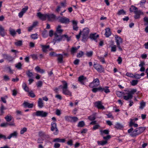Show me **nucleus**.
Returning a JSON list of instances; mask_svg holds the SVG:
<instances>
[{"label":"nucleus","mask_w":148,"mask_h":148,"mask_svg":"<svg viewBox=\"0 0 148 148\" xmlns=\"http://www.w3.org/2000/svg\"><path fill=\"white\" fill-rule=\"evenodd\" d=\"M55 38L54 41L55 42L54 43L56 42H59L61 41H64L66 38L68 41H69L70 40V38L68 37L67 35L64 34L62 36L58 35L56 34H54Z\"/></svg>","instance_id":"nucleus-2"},{"label":"nucleus","mask_w":148,"mask_h":148,"mask_svg":"<svg viewBox=\"0 0 148 148\" xmlns=\"http://www.w3.org/2000/svg\"><path fill=\"white\" fill-rule=\"evenodd\" d=\"M77 51V49L76 48V47H73L71 48V54H73L74 53H75Z\"/></svg>","instance_id":"nucleus-39"},{"label":"nucleus","mask_w":148,"mask_h":148,"mask_svg":"<svg viewBox=\"0 0 148 148\" xmlns=\"http://www.w3.org/2000/svg\"><path fill=\"white\" fill-rule=\"evenodd\" d=\"M145 103L143 101H142L140 103V106L139 107V108L141 109H143L144 107L145 106Z\"/></svg>","instance_id":"nucleus-44"},{"label":"nucleus","mask_w":148,"mask_h":148,"mask_svg":"<svg viewBox=\"0 0 148 148\" xmlns=\"http://www.w3.org/2000/svg\"><path fill=\"white\" fill-rule=\"evenodd\" d=\"M28 7L27 6H25L24 8L22 9L21 11L24 13L28 10Z\"/></svg>","instance_id":"nucleus-52"},{"label":"nucleus","mask_w":148,"mask_h":148,"mask_svg":"<svg viewBox=\"0 0 148 148\" xmlns=\"http://www.w3.org/2000/svg\"><path fill=\"white\" fill-rule=\"evenodd\" d=\"M22 41L21 40H19L15 42V45L17 46H20L22 45Z\"/></svg>","instance_id":"nucleus-49"},{"label":"nucleus","mask_w":148,"mask_h":148,"mask_svg":"<svg viewBox=\"0 0 148 148\" xmlns=\"http://www.w3.org/2000/svg\"><path fill=\"white\" fill-rule=\"evenodd\" d=\"M145 127H140L136 128L134 130L133 128L128 130V132L132 137H136L143 132L145 130Z\"/></svg>","instance_id":"nucleus-1"},{"label":"nucleus","mask_w":148,"mask_h":148,"mask_svg":"<svg viewBox=\"0 0 148 148\" xmlns=\"http://www.w3.org/2000/svg\"><path fill=\"white\" fill-rule=\"evenodd\" d=\"M146 0H141L140 3V6L142 8H145L144 7V4L146 3Z\"/></svg>","instance_id":"nucleus-40"},{"label":"nucleus","mask_w":148,"mask_h":148,"mask_svg":"<svg viewBox=\"0 0 148 148\" xmlns=\"http://www.w3.org/2000/svg\"><path fill=\"white\" fill-rule=\"evenodd\" d=\"M61 25H58L56 28V32L55 34H61L63 31V30L61 29Z\"/></svg>","instance_id":"nucleus-19"},{"label":"nucleus","mask_w":148,"mask_h":148,"mask_svg":"<svg viewBox=\"0 0 148 148\" xmlns=\"http://www.w3.org/2000/svg\"><path fill=\"white\" fill-rule=\"evenodd\" d=\"M108 87L107 86H106L104 88L103 91L106 93H108L110 92V90L108 89Z\"/></svg>","instance_id":"nucleus-54"},{"label":"nucleus","mask_w":148,"mask_h":148,"mask_svg":"<svg viewBox=\"0 0 148 148\" xmlns=\"http://www.w3.org/2000/svg\"><path fill=\"white\" fill-rule=\"evenodd\" d=\"M6 60H8L9 62H11L13 61L14 60V58L10 56H9Z\"/></svg>","instance_id":"nucleus-62"},{"label":"nucleus","mask_w":148,"mask_h":148,"mask_svg":"<svg viewBox=\"0 0 148 148\" xmlns=\"http://www.w3.org/2000/svg\"><path fill=\"white\" fill-rule=\"evenodd\" d=\"M12 117L11 116H6L5 117V119L7 122H9L11 121Z\"/></svg>","instance_id":"nucleus-42"},{"label":"nucleus","mask_w":148,"mask_h":148,"mask_svg":"<svg viewBox=\"0 0 148 148\" xmlns=\"http://www.w3.org/2000/svg\"><path fill=\"white\" fill-rule=\"evenodd\" d=\"M63 85L60 86V87H61L62 89V93L66 95H69L71 96L72 95V93L68 89V84L65 81H62Z\"/></svg>","instance_id":"nucleus-3"},{"label":"nucleus","mask_w":148,"mask_h":148,"mask_svg":"<svg viewBox=\"0 0 148 148\" xmlns=\"http://www.w3.org/2000/svg\"><path fill=\"white\" fill-rule=\"evenodd\" d=\"M93 54L92 51L87 52L86 53V55L88 57H90L92 56Z\"/></svg>","instance_id":"nucleus-46"},{"label":"nucleus","mask_w":148,"mask_h":148,"mask_svg":"<svg viewBox=\"0 0 148 148\" xmlns=\"http://www.w3.org/2000/svg\"><path fill=\"white\" fill-rule=\"evenodd\" d=\"M43 37L45 38H46L48 36L47 33V31L43 32L42 33Z\"/></svg>","instance_id":"nucleus-64"},{"label":"nucleus","mask_w":148,"mask_h":148,"mask_svg":"<svg viewBox=\"0 0 148 148\" xmlns=\"http://www.w3.org/2000/svg\"><path fill=\"white\" fill-rule=\"evenodd\" d=\"M100 84V82L99 79H94L93 81L90 83L89 86L90 88H94L98 86Z\"/></svg>","instance_id":"nucleus-8"},{"label":"nucleus","mask_w":148,"mask_h":148,"mask_svg":"<svg viewBox=\"0 0 148 148\" xmlns=\"http://www.w3.org/2000/svg\"><path fill=\"white\" fill-rule=\"evenodd\" d=\"M73 25V30L77 31L78 29V27L77 26V22L75 20L72 21Z\"/></svg>","instance_id":"nucleus-16"},{"label":"nucleus","mask_w":148,"mask_h":148,"mask_svg":"<svg viewBox=\"0 0 148 148\" xmlns=\"http://www.w3.org/2000/svg\"><path fill=\"white\" fill-rule=\"evenodd\" d=\"M47 112L43 111H37L36 112L33 113V115L42 117H46L47 116Z\"/></svg>","instance_id":"nucleus-6"},{"label":"nucleus","mask_w":148,"mask_h":148,"mask_svg":"<svg viewBox=\"0 0 148 148\" xmlns=\"http://www.w3.org/2000/svg\"><path fill=\"white\" fill-rule=\"evenodd\" d=\"M127 93H124L120 91H117L116 92V94L117 96L119 97H121L122 96H125Z\"/></svg>","instance_id":"nucleus-28"},{"label":"nucleus","mask_w":148,"mask_h":148,"mask_svg":"<svg viewBox=\"0 0 148 148\" xmlns=\"http://www.w3.org/2000/svg\"><path fill=\"white\" fill-rule=\"evenodd\" d=\"M99 37V35L96 33L91 34L90 36V38L91 40H96Z\"/></svg>","instance_id":"nucleus-20"},{"label":"nucleus","mask_w":148,"mask_h":148,"mask_svg":"<svg viewBox=\"0 0 148 148\" xmlns=\"http://www.w3.org/2000/svg\"><path fill=\"white\" fill-rule=\"evenodd\" d=\"M96 113H94L92 115L88 116V119L90 121H92L95 120L96 119Z\"/></svg>","instance_id":"nucleus-31"},{"label":"nucleus","mask_w":148,"mask_h":148,"mask_svg":"<svg viewBox=\"0 0 148 148\" xmlns=\"http://www.w3.org/2000/svg\"><path fill=\"white\" fill-rule=\"evenodd\" d=\"M93 66L98 72L101 73L103 71V69L101 65L98 64H94Z\"/></svg>","instance_id":"nucleus-11"},{"label":"nucleus","mask_w":148,"mask_h":148,"mask_svg":"<svg viewBox=\"0 0 148 148\" xmlns=\"http://www.w3.org/2000/svg\"><path fill=\"white\" fill-rule=\"evenodd\" d=\"M26 74L29 77H33V74L32 72H31L29 70L26 72Z\"/></svg>","instance_id":"nucleus-35"},{"label":"nucleus","mask_w":148,"mask_h":148,"mask_svg":"<svg viewBox=\"0 0 148 148\" xmlns=\"http://www.w3.org/2000/svg\"><path fill=\"white\" fill-rule=\"evenodd\" d=\"M95 105L99 109H105L104 106L102 105L101 101H98L96 102L95 103Z\"/></svg>","instance_id":"nucleus-15"},{"label":"nucleus","mask_w":148,"mask_h":148,"mask_svg":"<svg viewBox=\"0 0 148 148\" xmlns=\"http://www.w3.org/2000/svg\"><path fill=\"white\" fill-rule=\"evenodd\" d=\"M45 133L41 131L39 132L38 135L39 136L42 137H43L45 135Z\"/></svg>","instance_id":"nucleus-53"},{"label":"nucleus","mask_w":148,"mask_h":148,"mask_svg":"<svg viewBox=\"0 0 148 148\" xmlns=\"http://www.w3.org/2000/svg\"><path fill=\"white\" fill-rule=\"evenodd\" d=\"M37 16L42 21L45 20L47 18V14H42L40 12L37 13Z\"/></svg>","instance_id":"nucleus-13"},{"label":"nucleus","mask_w":148,"mask_h":148,"mask_svg":"<svg viewBox=\"0 0 148 148\" xmlns=\"http://www.w3.org/2000/svg\"><path fill=\"white\" fill-rule=\"evenodd\" d=\"M138 9V8L135 6L133 5H132L130 9V11L131 12H134V11H136Z\"/></svg>","instance_id":"nucleus-34"},{"label":"nucleus","mask_w":148,"mask_h":148,"mask_svg":"<svg viewBox=\"0 0 148 148\" xmlns=\"http://www.w3.org/2000/svg\"><path fill=\"white\" fill-rule=\"evenodd\" d=\"M125 12L123 9L119 10L117 14L119 15L123 14L124 15L125 14Z\"/></svg>","instance_id":"nucleus-41"},{"label":"nucleus","mask_w":148,"mask_h":148,"mask_svg":"<svg viewBox=\"0 0 148 148\" xmlns=\"http://www.w3.org/2000/svg\"><path fill=\"white\" fill-rule=\"evenodd\" d=\"M78 120V119L77 117H72L71 122L73 121L74 122H75L77 121Z\"/></svg>","instance_id":"nucleus-63"},{"label":"nucleus","mask_w":148,"mask_h":148,"mask_svg":"<svg viewBox=\"0 0 148 148\" xmlns=\"http://www.w3.org/2000/svg\"><path fill=\"white\" fill-rule=\"evenodd\" d=\"M59 22L65 24H68L70 22V20L65 17H58V18Z\"/></svg>","instance_id":"nucleus-9"},{"label":"nucleus","mask_w":148,"mask_h":148,"mask_svg":"<svg viewBox=\"0 0 148 148\" xmlns=\"http://www.w3.org/2000/svg\"><path fill=\"white\" fill-rule=\"evenodd\" d=\"M130 121L129 123V126L130 127H132V126H134L135 127H136L138 126V125L136 123H134L133 122V120L132 119H130Z\"/></svg>","instance_id":"nucleus-30"},{"label":"nucleus","mask_w":148,"mask_h":148,"mask_svg":"<svg viewBox=\"0 0 148 148\" xmlns=\"http://www.w3.org/2000/svg\"><path fill=\"white\" fill-rule=\"evenodd\" d=\"M86 77L82 75L79 77L78 78V80L79 82L81 83L83 85L84 84V83L83 82V81L86 79Z\"/></svg>","instance_id":"nucleus-24"},{"label":"nucleus","mask_w":148,"mask_h":148,"mask_svg":"<svg viewBox=\"0 0 148 148\" xmlns=\"http://www.w3.org/2000/svg\"><path fill=\"white\" fill-rule=\"evenodd\" d=\"M18 134V133L16 131H15L11 133L8 137H6V139H10L12 138H16Z\"/></svg>","instance_id":"nucleus-12"},{"label":"nucleus","mask_w":148,"mask_h":148,"mask_svg":"<svg viewBox=\"0 0 148 148\" xmlns=\"http://www.w3.org/2000/svg\"><path fill=\"white\" fill-rule=\"evenodd\" d=\"M138 82V81L137 80H132L131 82V85L132 86H135L136 85Z\"/></svg>","instance_id":"nucleus-47"},{"label":"nucleus","mask_w":148,"mask_h":148,"mask_svg":"<svg viewBox=\"0 0 148 148\" xmlns=\"http://www.w3.org/2000/svg\"><path fill=\"white\" fill-rule=\"evenodd\" d=\"M72 117L69 116H66L65 118L66 121L69 122H71Z\"/></svg>","instance_id":"nucleus-51"},{"label":"nucleus","mask_w":148,"mask_h":148,"mask_svg":"<svg viewBox=\"0 0 148 148\" xmlns=\"http://www.w3.org/2000/svg\"><path fill=\"white\" fill-rule=\"evenodd\" d=\"M105 35L107 37H109L111 35V32L110 28H108L105 29Z\"/></svg>","instance_id":"nucleus-23"},{"label":"nucleus","mask_w":148,"mask_h":148,"mask_svg":"<svg viewBox=\"0 0 148 148\" xmlns=\"http://www.w3.org/2000/svg\"><path fill=\"white\" fill-rule=\"evenodd\" d=\"M8 126V123H2L0 125V126L2 127H6Z\"/></svg>","instance_id":"nucleus-58"},{"label":"nucleus","mask_w":148,"mask_h":148,"mask_svg":"<svg viewBox=\"0 0 148 148\" xmlns=\"http://www.w3.org/2000/svg\"><path fill=\"white\" fill-rule=\"evenodd\" d=\"M83 55L84 52L82 51H80L79 53H77V58H80L82 57Z\"/></svg>","instance_id":"nucleus-45"},{"label":"nucleus","mask_w":148,"mask_h":148,"mask_svg":"<svg viewBox=\"0 0 148 148\" xmlns=\"http://www.w3.org/2000/svg\"><path fill=\"white\" fill-rule=\"evenodd\" d=\"M6 109V108L4 106L3 104L1 105L0 107V115H2L4 113V110Z\"/></svg>","instance_id":"nucleus-26"},{"label":"nucleus","mask_w":148,"mask_h":148,"mask_svg":"<svg viewBox=\"0 0 148 148\" xmlns=\"http://www.w3.org/2000/svg\"><path fill=\"white\" fill-rule=\"evenodd\" d=\"M31 37L33 39L35 40L38 38V34H33L31 35Z\"/></svg>","instance_id":"nucleus-43"},{"label":"nucleus","mask_w":148,"mask_h":148,"mask_svg":"<svg viewBox=\"0 0 148 148\" xmlns=\"http://www.w3.org/2000/svg\"><path fill=\"white\" fill-rule=\"evenodd\" d=\"M101 132L102 134L104 133L106 134H108L109 132L108 130H104L103 131H101Z\"/></svg>","instance_id":"nucleus-61"},{"label":"nucleus","mask_w":148,"mask_h":148,"mask_svg":"<svg viewBox=\"0 0 148 148\" xmlns=\"http://www.w3.org/2000/svg\"><path fill=\"white\" fill-rule=\"evenodd\" d=\"M133 78L139 79L140 78V75H139V74H135L134 75H133Z\"/></svg>","instance_id":"nucleus-59"},{"label":"nucleus","mask_w":148,"mask_h":148,"mask_svg":"<svg viewBox=\"0 0 148 148\" xmlns=\"http://www.w3.org/2000/svg\"><path fill=\"white\" fill-rule=\"evenodd\" d=\"M27 128L26 127H24L21 130L20 134H23L25 132L27 131Z\"/></svg>","instance_id":"nucleus-57"},{"label":"nucleus","mask_w":148,"mask_h":148,"mask_svg":"<svg viewBox=\"0 0 148 148\" xmlns=\"http://www.w3.org/2000/svg\"><path fill=\"white\" fill-rule=\"evenodd\" d=\"M23 105L25 108L28 107L29 108H32L33 106V103H30L26 101H24Z\"/></svg>","instance_id":"nucleus-17"},{"label":"nucleus","mask_w":148,"mask_h":148,"mask_svg":"<svg viewBox=\"0 0 148 148\" xmlns=\"http://www.w3.org/2000/svg\"><path fill=\"white\" fill-rule=\"evenodd\" d=\"M40 46L42 48V51L44 52H46L47 51V49H49L50 46L49 45H40Z\"/></svg>","instance_id":"nucleus-21"},{"label":"nucleus","mask_w":148,"mask_h":148,"mask_svg":"<svg viewBox=\"0 0 148 148\" xmlns=\"http://www.w3.org/2000/svg\"><path fill=\"white\" fill-rule=\"evenodd\" d=\"M65 139H61L59 138H55L53 140V141L54 142H57L62 143L65 142Z\"/></svg>","instance_id":"nucleus-27"},{"label":"nucleus","mask_w":148,"mask_h":148,"mask_svg":"<svg viewBox=\"0 0 148 148\" xmlns=\"http://www.w3.org/2000/svg\"><path fill=\"white\" fill-rule=\"evenodd\" d=\"M84 125L85 123L83 121H82L79 123L77 126L78 127H84Z\"/></svg>","instance_id":"nucleus-38"},{"label":"nucleus","mask_w":148,"mask_h":148,"mask_svg":"<svg viewBox=\"0 0 148 148\" xmlns=\"http://www.w3.org/2000/svg\"><path fill=\"white\" fill-rule=\"evenodd\" d=\"M115 38L117 45L120 44L121 43H122L123 41L122 39L120 37L117 35H116L115 36Z\"/></svg>","instance_id":"nucleus-18"},{"label":"nucleus","mask_w":148,"mask_h":148,"mask_svg":"<svg viewBox=\"0 0 148 148\" xmlns=\"http://www.w3.org/2000/svg\"><path fill=\"white\" fill-rule=\"evenodd\" d=\"M6 34L4 28L2 26H0V35L2 37H4Z\"/></svg>","instance_id":"nucleus-22"},{"label":"nucleus","mask_w":148,"mask_h":148,"mask_svg":"<svg viewBox=\"0 0 148 148\" xmlns=\"http://www.w3.org/2000/svg\"><path fill=\"white\" fill-rule=\"evenodd\" d=\"M126 75L127 76L131 77L133 78L134 75L131 73L127 72L126 73Z\"/></svg>","instance_id":"nucleus-60"},{"label":"nucleus","mask_w":148,"mask_h":148,"mask_svg":"<svg viewBox=\"0 0 148 148\" xmlns=\"http://www.w3.org/2000/svg\"><path fill=\"white\" fill-rule=\"evenodd\" d=\"M49 55L51 56H57L58 54L54 52H51L50 53Z\"/></svg>","instance_id":"nucleus-56"},{"label":"nucleus","mask_w":148,"mask_h":148,"mask_svg":"<svg viewBox=\"0 0 148 148\" xmlns=\"http://www.w3.org/2000/svg\"><path fill=\"white\" fill-rule=\"evenodd\" d=\"M107 143L106 140L105 141H97V143L99 145H106Z\"/></svg>","instance_id":"nucleus-33"},{"label":"nucleus","mask_w":148,"mask_h":148,"mask_svg":"<svg viewBox=\"0 0 148 148\" xmlns=\"http://www.w3.org/2000/svg\"><path fill=\"white\" fill-rule=\"evenodd\" d=\"M116 51V46L115 45H113L111 47V51L114 52Z\"/></svg>","instance_id":"nucleus-55"},{"label":"nucleus","mask_w":148,"mask_h":148,"mask_svg":"<svg viewBox=\"0 0 148 148\" xmlns=\"http://www.w3.org/2000/svg\"><path fill=\"white\" fill-rule=\"evenodd\" d=\"M97 57L98 59L100 60L101 62H102L103 63H105V62L104 58L99 56H98Z\"/></svg>","instance_id":"nucleus-48"},{"label":"nucleus","mask_w":148,"mask_h":148,"mask_svg":"<svg viewBox=\"0 0 148 148\" xmlns=\"http://www.w3.org/2000/svg\"><path fill=\"white\" fill-rule=\"evenodd\" d=\"M58 62L60 63H62L63 61V55H62L59 54H58Z\"/></svg>","instance_id":"nucleus-32"},{"label":"nucleus","mask_w":148,"mask_h":148,"mask_svg":"<svg viewBox=\"0 0 148 148\" xmlns=\"http://www.w3.org/2000/svg\"><path fill=\"white\" fill-rule=\"evenodd\" d=\"M22 64L21 62H18L15 65L16 68L19 69H22Z\"/></svg>","instance_id":"nucleus-37"},{"label":"nucleus","mask_w":148,"mask_h":148,"mask_svg":"<svg viewBox=\"0 0 148 148\" xmlns=\"http://www.w3.org/2000/svg\"><path fill=\"white\" fill-rule=\"evenodd\" d=\"M89 29L88 28L86 27L83 29L82 32V41L84 42L87 41L88 39L89 38Z\"/></svg>","instance_id":"nucleus-4"},{"label":"nucleus","mask_w":148,"mask_h":148,"mask_svg":"<svg viewBox=\"0 0 148 148\" xmlns=\"http://www.w3.org/2000/svg\"><path fill=\"white\" fill-rule=\"evenodd\" d=\"M56 15L53 14H47V18L49 21H51L52 20H54L56 19Z\"/></svg>","instance_id":"nucleus-14"},{"label":"nucleus","mask_w":148,"mask_h":148,"mask_svg":"<svg viewBox=\"0 0 148 148\" xmlns=\"http://www.w3.org/2000/svg\"><path fill=\"white\" fill-rule=\"evenodd\" d=\"M42 82L41 81H38L36 84V85L38 87H40L42 86Z\"/></svg>","instance_id":"nucleus-50"},{"label":"nucleus","mask_w":148,"mask_h":148,"mask_svg":"<svg viewBox=\"0 0 148 148\" xmlns=\"http://www.w3.org/2000/svg\"><path fill=\"white\" fill-rule=\"evenodd\" d=\"M137 90L136 89H132L130 91L129 93H127L126 95H127V96H123V99L125 100H128L130 99H131L133 97V95L134 93L136 92Z\"/></svg>","instance_id":"nucleus-5"},{"label":"nucleus","mask_w":148,"mask_h":148,"mask_svg":"<svg viewBox=\"0 0 148 148\" xmlns=\"http://www.w3.org/2000/svg\"><path fill=\"white\" fill-rule=\"evenodd\" d=\"M51 130L52 131H55L53 132V134L55 135H57L58 133V130L57 127V124L54 121L52 122L51 124Z\"/></svg>","instance_id":"nucleus-7"},{"label":"nucleus","mask_w":148,"mask_h":148,"mask_svg":"<svg viewBox=\"0 0 148 148\" xmlns=\"http://www.w3.org/2000/svg\"><path fill=\"white\" fill-rule=\"evenodd\" d=\"M134 13L135 15L134 16V18L136 19L139 18H140V15L143 14V13L140 10H138V9L136 11H134Z\"/></svg>","instance_id":"nucleus-10"},{"label":"nucleus","mask_w":148,"mask_h":148,"mask_svg":"<svg viewBox=\"0 0 148 148\" xmlns=\"http://www.w3.org/2000/svg\"><path fill=\"white\" fill-rule=\"evenodd\" d=\"M9 31L10 32V34L13 36H14L16 34V32L13 29L11 28H10L9 29Z\"/></svg>","instance_id":"nucleus-36"},{"label":"nucleus","mask_w":148,"mask_h":148,"mask_svg":"<svg viewBox=\"0 0 148 148\" xmlns=\"http://www.w3.org/2000/svg\"><path fill=\"white\" fill-rule=\"evenodd\" d=\"M115 127L117 129H120L123 128V126L121 124L119 123H117L116 124Z\"/></svg>","instance_id":"nucleus-29"},{"label":"nucleus","mask_w":148,"mask_h":148,"mask_svg":"<svg viewBox=\"0 0 148 148\" xmlns=\"http://www.w3.org/2000/svg\"><path fill=\"white\" fill-rule=\"evenodd\" d=\"M38 106L40 108H42L43 106V101L41 98H39L38 101Z\"/></svg>","instance_id":"nucleus-25"}]
</instances>
